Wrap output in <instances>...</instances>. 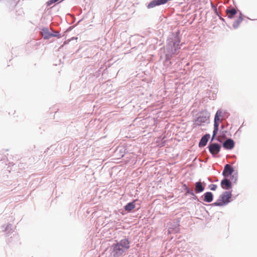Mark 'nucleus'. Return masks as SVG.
I'll return each instance as SVG.
<instances>
[{
	"mask_svg": "<svg viewBox=\"0 0 257 257\" xmlns=\"http://www.w3.org/2000/svg\"><path fill=\"white\" fill-rule=\"evenodd\" d=\"M129 248V241L126 239H124L121 240L119 242L114 245L113 250L117 255H121Z\"/></svg>",
	"mask_w": 257,
	"mask_h": 257,
	"instance_id": "1",
	"label": "nucleus"
},
{
	"mask_svg": "<svg viewBox=\"0 0 257 257\" xmlns=\"http://www.w3.org/2000/svg\"><path fill=\"white\" fill-rule=\"evenodd\" d=\"M223 119V112L221 110H218L215 115L214 120V130L213 132V135L212 137V140H213L216 135L219 123L221 122Z\"/></svg>",
	"mask_w": 257,
	"mask_h": 257,
	"instance_id": "2",
	"label": "nucleus"
},
{
	"mask_svg": "<svg viewBox=\"0 0 257 257\" xmlns=\"http://www.w3.org/2000/svg\"><path fill=\"white\" fill-rule=\"evenodd\" d=\"M231 196V193L230 192H224L215 203V204L218 206H223L227 204L230 202Z\"/></svg>",
	"mask_w": 257,
	"mask_h": 257,
	"instance_id": "3",
	"label": "nucleus"
},
{
	"mask_svg": "<svg viewBox=\"0 0 257 257\" xmlns=\"http://www.w3.org/2000/svg\"><path fill=\"white\" fill-rule=\"evenodd\" d=\"M220 148V145L218 144H211L209 146V150L212 155L215 156L219 152Z\"/></svg>",
	"mask_w": 257,
	"mask_h": 257,
	"instance_id": "4",
	"label": "nucleus"
},
{
	"mask_svg": "<svg viewBox=\"0 0 257 257\" xmlns=\"http://www.w3.org/2000/svg\"><path fill=\"white\" fill-rule=\"evenodd\" d=\"M179 43L180 41H177L175 42H174L173 45H171L170 44L168 45V48L169 50L170 49V52H169L170 54L173 55L175 54L176 51L180 48V47H179Z\"/></svg>",
	"mask_w": 257,
	"mask_h": 257,
	"instance_id": "5",
	"label": "nucleus"
},
{
	"mask_svg": "<svg viewBox=\"0 0 257 257\" xmlns=\"http://www.w3.org/2000/svg\"><path fill=\"white\" fill-rule=\"evenodd\" d=\"M168 0H153L148 6V8H152L157 6L166 4Z\"/></svg>",
	"mask_w": 257,
	"mask_h": 257,
	"instance_id": "6",
	"label": "nucleus"
},
{
	"mask_svg": "<svg viewBox=\"0 0 257 257\" xmlns=\"http://www.w3.org/2000/svg\"><path fill=\"white\" fill-rule=\"evenodd\" d=\"M41 33L42 37L45 39H48L51 37L56 36V35H54V34L50 33L48 29L47 28H44L42 29Z\"/></svg>",
	"mask_w": 257,
	"mask_h": 257,
	"instance_id": "7",
	"label": "nucleus"
},
{
	"mask_svg": "<svg viewBox=\"0 0 257 257\" xmlns=\"http://www.w3.org/2000/svg\"><path fill=\"white\" fill-rule=\"evenodd\" d=\"M233 171V170L231 166L228 164H226L224 167L222 174L225 177H227L231 175Z\"/></svg>",
	"mask_w": 257,
	"mask_h": 257,
	"instance_id": "8",
	"label": "nucleus"
},
{
	"mask_svg": "<svg viewBox=\"0 0 257 257\" xmlns=\"http://www.w3.org/2000/svg\"><path fill=\"white\" fill-rule=\"evenodd\" d=\"M223 146L225 149L231 150L234 147V143L233 140L228 139L224 142Z\"/></svg>",
	"mask_w": 257,
	"mask_h": 257,
	"instance_id": "9",
	"label": "nucleus"
},
{
	"mask_svg": "<svg viewBox=\"0 0 257 257\" xmlns=\"http://www.w3.org/2000/svg\"><path fill=\"white\" fill-rule=\"evenodd\" d=\"M210 137V135L209 134H206L205 135H204L201 139L199 143V146L200 147H204L205 146H206V145L207 144V143L208 141V139Z\"/></svg>",
	"mask_w": 257,
	"mask_h": 257,
	"instance_id": "10",
	"label": "nucleus"
},
{
	"mask_svg": "<svg viewBox=\"0 0 257 257\" xmlns=\"http://www.w3.org/2000/svg\"><path fill=\"white\" fill-rule=\"evenodd\" d=\"M226 13L228 18L231 19L236 14L237 11L234 8L228 9L226 10Z\"/></svg>",
	"mask_w": 257,
	"mask_h": 257,
	"instance_id": "11",
	"label": "nucleus"
},
{
	"mask_svg": "<svg viewBox=\"0 0 257 257\" xmlns=\"http://www.w3.org/2000/svg\"><path fill=\"white\" fill-rule=\"evenodd\" d=\"M221 187L224 189H228L231 188V184L229 180L225 179L221 181Z\"/></svg>",
	"mask_w": 257,
	"mask_h": 257,
	"instance_id": "12",
	"label": "nucleus"
},
{
	"mask_svg": "<svg viewBox=\"0 0 257 257\" xmlns=\"http://www.w3.org/2000/svg\"><path fill=\"white\" fill-rule=\"evenodd\" d=\"M213 200V195L211 192H208L204 194V201L206 202H211Z\"/></svg>",
	"mask_w": 257,
	"mask_h": 257,
	"instance_id": "13",
	"label": "nucleus"
},
{
	"mask_svg": "<svg viewBox=\"0 0 257 257\" xmlns=\"http://www.w3.org/2000/svg\"><path fill=\"white\" fill-rule=\"evenodd\" d=\"M136 200H134L132 202L127 203L124 207V209L127 211H131L132 210L134 209L136 206L135 202Z\"/></svg>",
	"mask_w": 257,
	"mask_h": 257,
	"instance_id": "14",
	"label": "nucleus"
},
{
	"mask_svg": "<svg viewBox=\"0 0 257 257\" xmlns=\"http://www.w3.org/2000/svg\"><path fill=\"white\" fill-rule=\"evenodd\" d=\"M204 190V187L202 186V184L200 182H196L195 184V192L196 193H199L202 192Z\"/></svg>",
	"mask_w": 257,
	"mask_h": 257,
	"instance_id": "15",
	"label": "nucleus"
},
{
	"mask_svg": "<svg viewBox=\"0 0 257 257\" xmlns=\"http://www.w3.org/2000/svg\"><path fill=\"white\" fill-rule=\"evenodd\" d=\"M242 20H243V17H242V15L240 14V16L238 17V18L237 19V20H236L235 21V22L234 23L233 27L234 28H237L239 26L240 23L242 21Z\"/></svg>",
	"mask_w": 257,
	"mask_h": 257,
	"instance_id": "16",
	"label": "nucleus"
},
{
	"mask_svg": "<svg viewBox=\"0 0 257 257\" xmlns=\"http://www.w3.org/2000/svg\"><path fill=\"white\" fill-rule=\"evenodd\" d=\"M207 118L206 117L204 116H199L197 119V121L202 123V122H205L206 121H207Z\"/></svg>",
	"mask_w": 257,
	"mask_h": 257,
	"instance_id": "17",
	"label": "nucleus"
},
{
	"mask_svg": "<svg viewBox=\"0 0 257 257\" xmlns=\"http://www.w3.org/2000/svg\"><path fill=\"white\" fill-rule=\"evenodd\" d=\"M216 188H217V186L215 184H211L210 185V189L212 191L215 190Z\"/></svg>",
	"mask_w": 257,
	"mask_h": 257,
	"instance_id": "18",
	"label": "nucleus"
},
{
	"mask_svg": "<svg viewBox=\"0 0 257 257\" xmlns=\"http://www.w3.org/2000/svg\"><path fill=\"white\" fill-rule=\"evenodd\" d=\"M54 35H56V37H57L58 36L57 34H54Z\"/></svg>",
	"mask_w": 257,
	"mask_h": 257,
	"instance_id": "19",
	"label": "nucleus"
}]
</instances>
